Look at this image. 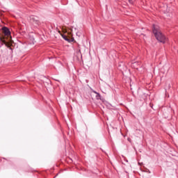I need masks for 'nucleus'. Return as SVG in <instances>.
<instances>
[{"mask_svg": "<svg viewBox=\"0 0 178 178\" xmlns=\"http://www.w3.org/2000/svg\"><path fill=\"white\" fill-rule=\"evenodd\" d=\"M152 31L157 41H159V42H162L163 44L166 42V37L162 34L158 25L153 24Z\"/></svg>", "mask_w": 178, "mask_h": 178, "instance_id": "1", "label": "nucleus"}, {"mask_svg": "<svg viewBox=\"0 0 178 178\" xmlns=\"http://www.w3.org/2000/svg\"><path fill=\"white\" fill-rule=\"evenodd\" d=\"M29 20L31 23H33V24H35L36 26H40L41 24V22H40V18L37 16L31 15L29 17Z\"/></svg>", "mask_w": 178, "mask_h": 178, "instance_id": "2", "label": "nucleus"}, {"mask_svg": "<svg viewBox=\"0 0 178 178\" xmlns=\"http://www.w3.org/2000/svg\"><path fill=\"white\" fill-rule=\"evenodd\" d=\"M118 70H120L122 74H124V72H130V70L127 68V66H126V65H124V63L123 62L119 63Z\"/></svg>", "mask_w": 178, "mask_h": 178, "instance_id": "3", "label": "nucleus"}, {"mask_svg": "<svg viewBox=\"0 0 178 178\" xmlns=\"http://www.w3.org/2000/svg\"><path fill=\"white\" fill-rule=\"evenodd\" d=\"M3 33L6 35V37H8V42H12V36L10 35V31L8 29V27L4 26L3 28Z\"/></svg>", "mask_w": 178, "mask_h": 178, "instance_id": "4", "label": "nucleus"}, {"mask_svg": "<svg viewBox=\"0 0 178 178\" xmlns=\"http://www.w3.org/2000/svg\"><path fill=\"white\" fill-rule=\"evenodd\" d=\"M62 37H63V40H65V41H67V42H73V41H74V38H70L66 36V35L63 34Z\"/></svg>", "mask_w": 178, "mask_h": 178, "instance_id": "5", "label": "nucleus"}, {"mask_svg": "<svg viewBox=\"0 0 178 178\" xmlns=\"http://www.w3.org/2000/svg\"><path fill=\"white\" fill-rule=\"evenodd\" d=\"M96 99H101V94L97 93V95H96Z\"/></svg>", "mask_w": 178, "mask_h": 178, "instance_id": "6", "label": "nucleus"}, {"mask_svg": "<svg viewBox=\"0 0 178 178\" xmlns=\"http://www.w3.org/2000/svg\"><path fill=\"white\" fill-rule=\"evenodd\" d=\"M136 0H129V2L130 3H134V1H135Z\"/></svg>", "mask_w": 178, "mask_h": 178, "instance_id": "7", "label": "nucleus"}, {"mask_svg": "<svg viewBox=\"0 0 178 178\" xmlns=\"http://www.w3.org/2000/svg\"><path fill=\"white\" fill-rule=\"evenodd\" d=\"M3 44H8V42L6 40H3Z\"/></svg>", "mask_w": 178, "mask_h": 178, "instance_id": "8", "label": "nucleus"}, {"mask_svg": "<svg viewBox=\"0 0 178 178\" xmlns=\"http://www.w3.org/2000/svg\"><path fill=\"white\" fill-rule=\"evenodd\" d=\"M92 92H94V94H96V95H97V94H98V92L95 90H92Z\"/></svg>", "mask_w": 178, "mask_h": 178, "instance_id": "9", "label": "nucleus"}, {"mask_svg": "<svg viewBox=\"0 0 178 178\" xmlns=\"http://www.w3.org/2000/svg\"><path fill=\"white\" fill-rule=\"evenodd\" d=\"M33 44H34V38H33Z\"/></svg>", "mask_w": 178, "mask_h": 178, "instance_id": "10", "label": "nucleus"}]
</instances>
